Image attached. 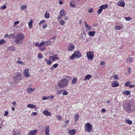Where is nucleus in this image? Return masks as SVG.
Here are the masks:
<instances>
[{
    "label": "nucleus",
    "instance_id": "1",
    "mask_svg": "<svg viewBox=\"0 0 135 135\" xmlns=\"http://www.w3.org/2000/svg\"><path fill=\"white\" fill-rule=\"evenodd\" d=\"M123 107L127 113H132L135 111V105L132 102H129L123 104Z\"/></svg>",
    "mask_w": 135,
    "mask_h": 135
},
{
    "label": "nucleus",
    "instance_id": "2",
    "mask_svg": "<svg viewBox=\"0 0 135 135\" xmlns=\"http://www.w3.org/2000/svg\"><path fill=\"white\" fill-rule=\"evenodd\" d=\"M25 36V34L22 33H18L15 37V42L16 44H22Z\"/></svg>",
    "mask_w": 135,
    "mask_h": 135
},
{
    "label": "nucleus",
    "instance_id": "3",
    "mask_svg": "<svg viewBox=\"0 0 135 135\" xmlns=\"http://www.w3.org/2000/svg\"><path fill=\"white\" fill-rule=\"evenodd\" d=\"M59 59V58L57 57V55L55 54L52 56H50L49 60L46 58H45V60L47 64L50 65L51 64L52 62H54L55 60Z\"/></svg>",
    "mask_w": 135,
    "mask_h": 135
},
{
    "label": "nucleus",
    "instance_id": "4",
    "mask_svg": "<svg viewBox=\"0 0 135 135\" xmlns=\"http://www.w3.org/2000/svg\"><path fill=\"white\" fill-rule=\"evenodd\" d=\"M68 81L67 79H61L58 83V86L61 88L65 87L68 84Z\"/></svg>",
    "mask_w": 135,
    "mask_h": 135
},
{
    "label": "nucleus",
    "instance_id": "5",
    "mask_svg": "<svg viewBox=\"0 0 135 135\" xmlns=\"http://www.w3.org/2000/svg\"><path fill=\"white\" fill-rule=\"evenodd\" d=\"M81 56V53L79 51L76 50L74 52L73 54L70 57V59L73 60L75 57L76 58H79Z\"/></svg>",
    "mask_w": 135,
    "mask_h": 135
},
{
    "label": "nucleus",
    "instance_id": "6",
    "mask_svg": "<svg viewBox=\"0 0 135 135\" xmlns=\"http://www.w3.org/2000/svg\"><path fill=\"white\" fill-rule=\"evenodd\" d=\"M85 131L87 132H91L92 130L93 126L89 123H87L85 125Z\"/></svg>",
    "mask_w": 135,
    "mask_h": 135
},
{
    "label": "nucleus",
    "instance_id": "7",
    "mask_svg": "<svg viewBox=\"0 0 135 135\" xmlns=\"http://www.w3.org/2000/svg\"><path fill=\"white\" fill-rule=\"evenodd\" d=\"M86 55L88 60L92 61L94 57V54L92 51H89L86 53Z\"/></svg>",
    "mask_w": 135,
    "mask_h": 135
},
{
    "label": "nucleus",
    "instance_id": "8",
    "mask_svg": "<svg viewBox=\"0 0 135 135\" xmlns=\"http://www.w3.org/2000/svg\"><path fill=\"white\" fill-rule=\"evenodd\" d=\"M45 45V42H41L40 43V45L39 47V48L42 51H44L45 50L46 48Z\"/></svg>",
    "mask_w": 135,
    "mask_h": 135
},
{
    "label": "nucleus",
    "instance_id": "9",
    "mask_svg": "<svg viewBox=\"0 0 135 135\" xmlns=\"http://www.w3.org/2000/svg\"><path fill=\"white\" fill-rule=\"evenodd\" d=\"M45 135H50V129L48 125L45 127Z\"/></svg>",
    "mask_w": 135,
    "mask_h": 135
},
{
    "label": "nucleus",
    "instance_id": "10",
    "mask_svg": "<svg viewBox=\"0 0 135 135\" xmlns=\"http://www.w3.org/2000/svg\"><path fill=\"white\" fill-rule=\"evenodd\" d=\"M28 69H26L23 71V74L26 77L28 78L30 76V74L28 73L29 71Z\"/></svg>",
    "mask_w": 135,
    "mask_h": 135
},
{
    "label": "nucleus",
    "instance_id": "11",
    "mask_svg": "<svg viewBox=\"0 0 135 135\" xmlns=\"http://www.w3.org/2000/svg\"><path fill=\"white\" fill-rule=\"evenodd\" d=\"M119 85V84L117 81L114 80L112 83L111 86L112 87H117Z\"/></svg>",
    "mask_w": 135,
    "mask_h": 135
},
{
    "label": "nucleus",
    "instance_id": "12",
    "mask_svg": "<svg viewBox=\"0 0 135 135\" xmlns=\"http://www.w3.org/2000/svg\"><path fill=\"white\" fill-rule=\"evenodd\" d=\"M37 132V130H31L30 132L28 133L27 135H36Z\"/></svg>",
    "mask_w": 135,
    "mask_h": 135
},
{
    "label": "nucleus",
    "instance_id": "13",
    "mask_svg": "<svg viewBox=\"0 0 135 135\" xmlns=\"http://www.w3.org/2000/svg\"><path fill=\"white\" fill-rule=\"evenodd\" d=\"M126 62L128 64H130L133 62V57H129L126 59Z\"/></svg>",
    "mask_w": 135,
    "mask_h": 135
},
{
    "label": "nucleus",
    "instance_id": "14",
    "mask_svg": "<svg viewBox=\"0 0 135 135\" xmlns=\"http://www.w3.org/2000/svg\"><path fill=\"white\" fill-rule=\"evenodd\" d=\"M118 5L119 6L124 7L125 5V3L124 1L122 0H119L118 3Z\"/></svg>",
    "mask_w": 135,
    "mask_h": 135
},
{
    "label": "nucleus",
    "instance_id": "15",
    "mask_svg": "<svg viewBox=\"0 0 135 135\" xmlns=\"http://www.w3.org/2000/svg\"><path fill=\"white\" fill-rule=\"evenodd\" d=\"M21 78V75L20 73H18L13 78V79L14 80H16L17 79H20Z\"/></svg>",
    "mask_w": 135,
    "mask_h": 135
},
{
    "label": "nucleus",
    "instance_id": "16",
    "mask_svg": "<svg viewBox=\"0 0 135 135\" xmlns=\"http://www.w3.org/2000/svg\"><path fill=\"white\" fill-rule=\"evenodd\" d=\"M75 48V46L73 44H70L69 45L68 50L70 51L73 50Z\"/></svg>",
    "mask_w": 135,
    "mask_h": 135
},
{
    "label": "nucleus",
    "instance_id": "17",
    "mask_svg": "<svg viewBox=\"0 0 135 135\" xmlns=\"http://www.w3.org/2000/svg\"><path fill=\"white\" fill-rule=\"evenodd\" d=\"M43 114L46 116H50L51 115V114L47 110H45L43 112Z\"/></svg>",
    "mask_w": 135,
    "mask_h": 135
},
{
    "label": "nucleus",
    "instance_id": "18",
    "mask_svg": "<svg viewBox=\"0 0 135 135\" xmlns=\"http://www.w3.org/2000/svg\"><path fill=\"white\" fill-rule=\"evenodd\" d=\"M76 131L75 129L69 130L68 132V133L70 135H74L76 133Z\"/></svg>",
    "mask_w": 135,
    "mask_h": 135
},
{
    "label": "nucleus",
    "instance_id": "19",
    "mask_svg": "<svg viewBox=\"0 0 135 135\" xmlns=\"http://www.w3.org/2000/svg\"><path fill=\"white\" fill-rule=\"evenodd\" d=\"M60 15H61L62 17L66 15V13L64 9H61L59 13Z\"/></svg>",
    "mask_w": 135,
    "mask_h": 135
},
{
    "label": "nucleus",
    "instance_id": "20",
    "mask_svg": "<svg viewBox=\"0 0 135 135\" xmlns=\"http://www.w3.org/2000/svg\"><path fill=\"white\" fill-rule=\"evenodd\" d=\"M91 75L88 74L85 76L84 80L85 81L87 80H89L91 78Z\"/></svg>",
    "mask_w": 135,
    "mask_h": 135
},
{
    "label": "nucleus",
    "instance_id": "21",
    "mask_svg": "<svg viewBox=\"0 0 135 135\" xmlns=\"http://www.w3.org/2000/svg\"><path fill=\"white\" fill-rule=\"evenodd\" d=\"M85 26L86 28L89 29V30H91L92 29V27L90 26L86 23V21H85L84 22Z\"/></svg>",
    "mask_w": 135,
    "mask_h": 135
},
{
    "label": "nucleus",
    "instance_id": "22",
    "mask_svg": "<svg viewBox=\"0 0 135 135\" xmlns=\"http://www.w3.org/2000/svg\"><path fill=\"white\" fill-rule=\"evenodd\" d=\"M12 135H21L20 132L18 131H13Z\"/></svg>",
    "mask_w": 135,
    "mask_h": 135
},
{
    "label": "nucleus",
    "instance_id": "23",
    "mask_svg": "<svg viewBox=\"0 0 135 135\" xmlns=\"http://www.w3.org/2000/svg\"><path fill=\"white\" fill-rule=\"evenodd\" d=\"M58 64L57 63H56L51 66L50 69V70H53L55 69L58 66Z\"/></svg>",
    "mask_w": 135,
    "mask_h": 135
},
{
    "label": "nucleus",
    "instance_id": "24",
    "mask_svg": "<svg viewBox=\"0 0 135 135\" xmlns=\"http://www.w3.org/2000/svg\"><path fill=\"white\" fill-rule=\"evenodd\" d=\"M126 123L129 125H131L132 124V122L129 119H126L125 120Z\"/></svg>",
    "mask_w": 135,
    "mask_h": 135
},
{
    "label": "nucleus",
    "instance_id": "25",
    "mask_svg": "<svg viewBox=\"0 0 135 135\" xmlns=\"http://www.w3.org/2000/svg\"><path fill=\"white\" fill-rule=\"evenodd\" d=\"M27 107L28 108H36L37 107L35 105L31 104H28L27 105Z\"/></svg>",
    "mask_w": 135,
    "mask_h": 135
},
{
    "label": "nucleus",
    "instance_id": "26",
    "mask_svg": "<svg viewBox=\"0 0 135 135\" xmlns=\"http://www.w3.org/2000/svg\"><path fill=\"white\" fill-rule=\"evenodd\" d=\"M95 32V31H90L88 33V34L89 36H94Z\"/></svg>",
    "mask_w": 135,
    "mask_h": 135
},
{
    "label": "nucleus",
    "instance_id": "27",
    "mask_svg": "<svg viewBox=\"0 0 135 135\" xmlns=\"http://www.w3.org/2000/svg\"><path fill=\"white\" fill-rule=\"evenodd\" d=\"M35 89H33L31 88H28L27 90V92L28 93H31L34 91Z\"/></svg>",
    "mask_w": 135,
    "mask_h": 135
},
{
    "label": "nucleus",
    "instance_id": "28",
    "mask_svg": "<svg viewBox=\"0 0 135 135\" xmlns=\"http://www.w3.org/2000/svg\"><path fill=\"white\" fill-rule=\"evenodd\" d=\"M108 7V6L107 4H103L99 7V8H101L102 9H105Z\"/></svg>",
    "mask_w": 135,
    "mask_h": 135
},
{
    "label": "nucleus",
    "instance_id": "29",
    "mask_svg": "<svg viewBox=\"0 0 135 135\" xmlns=\"http://www.w3.org/2000/svg\"><path fill=\"white\" fill-rule=\"evenodd\" d=\"M123 94L128 95L130 94L131 92L129 90L124 91H123Z\"/></svg>",
    "mask_w": 135,
    "mask_h": 135
},
{
    "label": "nucleus",
    "instance_id": "30",
    "mask_svg": "<svg viewBox=\"0 0 135 135\" xmlns=\"http://www.w3.org/2000/svg\"><path fill=\"white\" fill-rule=\"evenodd\" d=\"M79 115L78 113L76 114L75 115V116L74 117V118L75 119V122H76L79 119Z\"/></svg>",
    "mask_w": 135,
    "mask_h": 135
},
{
    "label": "nucleus",
    "instance_id": "31",
    "mask_svg": "<svg viewBox=\"0 0 135 135\" xmlns=\"http://www.w3.org/2000/svg\"><path fill=\"white\" fill-rule=\"evenodd\" d=\"M123 28V27L122 26H119L117 25L115 26V30H119L122 29Z\"/></svg>",
    "mask_w": 135,
    "mask_h": 135
},
{
    "label": "nucleus",
    "instance_id": "32",
    "mask_svg": "<svg viewBox=\"0 0 135 135\" xmlns=\"http://www.w3.org/2000/svg\"><path fill=\"white\" fill-rule=\"evenodd\" d=\"M32 23L33 20H31L28 23L29 28L30 29L32 28Z\"/></svg>",
    "mask_w": 135,
    "mask_h": 135
},
{
    "label": "nucleus",
    "instance_id": "33",
    "mask_svg": "<svg viewBox=\"0 0 135 135\" xmlns=\"http://www.w3.org/2000/svg\"><path fill=\"white\" fill-rule=\"evenodd\" d=\"M44 16L46 18H48L50 17L49 14L47 12L45 13L44 15Z\"/></svg>",
    "mask_w": 135,
    "mask_h": 135
},
{
    "label": "nucleus",
    "instance_id": "34",
    "mask_svg": "<svg viewBox=\"0 0 135 135\" xmlns=\"http://www.w3.org/2000/svg\"><path fill=\"white\" fill-rule=\"evenodd\" d=\"M59 23L61 25H63L65 24V21L62 19H61L59 21Z\"/></svg>",
    "mask_w": 135,
    "mask_h": 135
},
{
    "label": "nucleus",
    "instance_id": "35",
    "mask_svg": "<svg viewBox=\"0 0 135 135\" xmlns=\"http://www.w3.org/2000/svg\"><path fill=\"white\" fill-rule=\"evenodd\" d=\"M27 8L26 5H24L21 6V10H23L24 9H26Z\"/></svg>",
    "mask_w": 135,
    "mask_h": 135
},
{
    "label": "nucleus",
    "instance_id": "36",
    "mask_svg": "<svg viewBox=\"0 0 135 135\" xmlns=\"http://www.w3.org/2000/svg\"><path fill=\"white\" fill-rule=\"evenodd\" d=\"M77 81V79L76 78H74L73 79L72 81V83L73 84H75L76 83Z\"/></svg>",
    "mask_w": 135,
    "mask_h": 135
},
{
    "label": "nucleus",
    "instance_id": "37",
    "mask_svg": "<svg viewBox=\"0 0 135 135\" xmlns=\"http://www.w3.org/2000/svg\"><path fill=\"white\" fill-rule=\"evenodd\" d=\"M99 9L98 10L97 12L99 15L103 11V9L101 8H99Z\"/></svg>",
    "mask_w": 135,
    "mask_h": 135
},
{
    "label": "nucleus",
    "instance_id": "38",
    "mask_svg": "<svg viewBox=\"0 0 135 135\" xmlns=\"http://www.w3.org/2000/svg\"><path fill=\"white\" fill-rule=\"evenodd\" d=\"M6 43V41L3 39H1L0 41V45H2Z\"/></svg>",
    "mask_w": 135,
    "mask_h": 135
},
{
    "label": "nucleus",
    "instance_id": "39",
    "mask_svg": "<svg viewBox=\"0 0 135 135\" xmlns=\"http://www.w3.org/2000/svg\"><path fill=\"white\" fill-rule=\"evenodd\" d=\"M17 63L21 64L22 65H25V64L23 62V61H18L17 62Z\"/></svg>",
    "mask_w": 135,
    "mask_h": 135
},
{
    "label": "nucleus",
    "instance_id": "40",
    "mask_svg": "<svg viewBox=\"0 0 135 135\" xmlns=\"http://www.w3.org/2000/svg\"><path fill=\"white\" fill-rule=\"evenodd\" d=\"M132 68L130 67H129L128 69H127V70H128V74H130L131 72V70H132Z\"/></svg>",
    "mask_w": 135,
    "mask_h": 135
},
{
    "label": "nucleus",
    "instance_id": "41",
    "mask_svg": "<svg viewBox=\"0 0 135 135\" xmlns=\"http://www.w3.org/2000/svg\"><path fill=\"white\" fill-rule=\"evenodd\" d=\"M124 18L126 21H127L132 20V18L130 17H126Z\"/></svg>",
    "mask_w": 135,
    "mask_h": 135
},
{
    "label": "nucleus",
    "instance_id": "42",
    "mask_svg": "<svg viewBox=\"0 0 135 135\" xmlns=\"http://www.w3.org/2000/svg\"><path fill=\"white\" fill-rule=\"evenodd\" d=\"M47 99H53L54 98V96L52 95L48 96L47 97Z\"/></svg>",
    "mask_w": 135,
    "mask_h": 135
},
{
    "label": "nucleus",
    "instance_id": "43",
    "mask_svg": "<svg viewBox=\"0 0 135 135\" xmlns=\"http://www.w3.org/2000/svg\"><path fill=\"white\" fill-rule=\"evenodd\" d=\"M86 33L84 32H83L82 33H81V35H82L83 36L81 37V38H83L86 36Z\"/></svg>",
    "mask_w": 135,
    "mask_h": 135
},
{
    "label": "nucleus",
    "instance_id": "44",
    "mask_svg": "<svg viewBox=\"0 0 135 135\" xmlns=\"http://www.w3.org/2000/svg\"><path fill=\"white\" fill-rule=\"evenodd\" d=\"M46 44V45L47 46H48L51 43V41H47L46 42H45Z\"/></svg>",
    "mask_w": 135,
    "mask_h": 135
},
{
    "label": "nucleus",
    "instance_id": "45",
    "mask_svg": "<svg viewBox=\"0 0 135 135\" xmlns=\"http://www.w3.org/2000/svg\"><path fill=\"white\" fill-rule=\"evenodd\" d=\"M45 21L44 20H42L39 23L38 25L39 26L41 25L43 23L45 22Z\"/></svg>",
    "mask_w": 135,
    "mask_h": 135
},
{
    "label": "nucleus",
    "instance_id": "46",
    "mask_svg": "<svg viewBox=\"0 0 135 135\" xmlns=\"http://www.w3.org/2000/svg\"><path fill=\"white\" fill-rule=\"evenodd\" d=\"M69 120H67L66 121H65L64 122L65 123V124L64 126H63V127H66L67 126V125L69 123Z\"/></svg>",
    "mask_w": 135,
    "mask_h": 135
},
{
    "label": "nucleus",
    "instance_id": "47",
    "mask_svg": "<svg viewBox=\"0 0 135 135\" xmlns=\"http://www.w3.org/2000/svg\"><path fill=\"white\" fill-rule=\"evenodd\" d=\"M7 8V6L6 5H3L1 6L0 8V9L1 10Z\"/></svg>",
    "mask_w": 135,
    "mask_h": 135
},
{
    "label": "nucleus",
    "instance_id": "48",
    "mask_svg": "<svg viewBox=\"0 0 135 135\" xmlns=\"http://www.w3.org/2000/svg\"><path fill=\"white\" fill-rule=\"evenodd\" d=\"M70 5L72 7H75V5L74 4H73L72 2L70 3Z\"/></svg>",
    "mask_w": 135,
    "mask_h": 135
},
{
    "label": "nucleus",
    "instance_id": "49",
    "mask_svg": "<svg viewBox=\"0 0 135 135\" xmlns=\"http://www.w3.org/2000/svg\"><path fill=\"white\" fill-rule=\"evenodd\" d=\"M56 117L57 118L58 120H61L62 119V117L61 115H58Z\"/></svg>",
    "mask_w": 135,
    "mask_h": 135
},
{
    "label": "nucleus",
    "instance_id": "50",
    "mask_svg": "<svg viewBox=\"0 0 135 135\" xmlns=\"http://www.w3.org/2000/svg\"><path fill=\"white\" fill-rule=\"evenodd\" d=\"M35 45L36 46H38L39 47L40 45V44H39L38 42H36L35 43Z\"/></svg>",
    "mask_w": 135,
    "mask_h": 135
},
{
    "label": "nucleus",
    "instance_id": "51",
    "mask_svg": "<svg viewBox=\"0 0 135 135\" xmlns=\"http://www.w3.org/2000/svg\"><path fill=\"white\" fill-rule=\"evenodd\" d=\"M43 56H42L41 53H40L38 55V57L40 59L42 58V57Z\"/></svg>",
    "mask_w": 135,
    "mask_h": 135
},
{
    "label": "nucleus",
    "instance_id": "52",
    "mask_svg": "<svg viewBox=\"0 0 135 135\" xmlns=\"http://www.w3.org/2000/svg\"><path fill=\"white\" fill-rule=\"evenodd\" d=\"M113 78H114V79L115 80L118 79V75L117 74H115L113 76Z\"/></svg>",
    "mask_w": 135,
    "mask_h": 135
},
{
    "label": "nucleus",
    "instance_id": "53",
    "mask_svg": "<svg viewBox=\"0 0 135 135\" xmlns=\"http://www.w3.org/2000/svg\"><path fill=\"white\" fill-rule=\"evenodd\" d=\"M68 94V93L66 91H65L63 92V95H67Z\"/></svg>",
    "mask_w": 135,
    "mask_h": 135
},
{
    "label": "nucleus",
    "instance_id": "54",
    "mask_svg": "<svg viewBox=\"0 0 135 135\" xmlns=\"http://www.w3.org/2000/svg\"><path fill=\"white\" fill-rule=\"evenodd\" d=\"M19 23V21H17L15 22L14 24V26H15L16 25L18 24Z\"/></svg>",
    "mask_w": 135,
    "mask_h": 135
},
{
    "label": "nucleus",
    "instance_id": "55",
    "mask_svg": "<svg viewBox=\"0 0 135 135\" xmlns=\"http://www.w3.org/2000/svg\"><path fill=\"white\" fill-rule=\"evenodd\" d=\"M130 83V82L129 81H127V82L125 84V85L126 86H129V84Z\"/></svg>",
    "mask_w": 135,
    "mask_h": 135
},
{
    "label": "nucleus",
    "instance_id": "56",
    "mask_svg": "<svg viewBox=\"0 0 135 135\" xmlns=\"http://www.w3.org/2000/svg\"><path fill=\"white\" fill-rule=\"evenodd\" d=\"M93 12V9L92 8H91L88 10V12L90 13H91Z\"/></svg>",
    "mask_w": 135,
    "mask_h": 135
},
{
    "label": "nucleus",
    "instance_id": "57",
    "mask_svg": "<svg viewBox=\"0 0 135 135\" xmlns=\"http://www.w3.org/2000/svg\"><path fill=\"white\" fill-rule=\"evenodd\" d=\"M135 86V85L132 84H130L129 85V87L130 88H132Z\"/></svg>",
    "mask_w": 135,
    "mask_h": 135
},
{
    "label": "nucleus",
    "instance_id": "58",
    "mask_svg": "<svg viewBox=\"0 0 135 135\" xmlns=\"http://www.w3.org/2000/svg\"><path fill=\"white\" fill-rule=\"evenodd\" d=\"M42 99L43 100L47 99V97L46 96H43L42 97Z\"/></svg>",
    "mask_w": 135,
    "mask_h": 135
},
{
    "label": "nucleus",
    "instance_id": "59",
    "mask_svg": "<svg viewBox=\"0 0 135 135\" xmlns=\"http://www.w3.org/2000/svg\"><path fill=\"white\" fill-rule=\"evenodd\" d=\"M8 112L7 111H6L5 112L4 116H6L8 115Z\"/></svg>",
    "mask_w": 135,
    "mask_h": 135
},
{
    "label": "nucleus",
    "instance_id": "60",
    "mask_svg": "<svg viewBox=\"0 0 135 135\" xmlns=\"http://www.w3.org/2000/svg\"><path fill=\"white\" fill-rule=\"evenodd\" d=\"M62 90H59L58 91H57V94H61L62 93Z\"/></svg>",
    "mask_w": 135,
    "mask_h": 135
},
{
    "label": "nucleus",
    "instance_id": "61",
    "mask_svg": "<svg viewBox=\"0 0 135 135\" xmlns=\"http://www.w3.org/2000/svg\"><path fill=\"white\" fill-rule=\"evenodd\" d=\"M32 115L33 116H34L37 114V113L36 112H33L31 113Z\"/></svg>",
    "mask_w": 135,
    "mask_h": 135
},
{
    "label": "nucleus",
    "instance_id": "62",
    "mask_svg": "<svg viewBox=\"0 0 135 135\" xmlns=\"http://www.w3.org/2000/svg\"><path fill=\"white\" fill-rule=\"evenodd\" d=\"M47 27V25L46 24L45 25H44L42 26V28L43 29L46 28Z\"/></svg>",
    "mask_w": 135,
    "mask_h": 135
},
{
    "label": "nucleus",
    "instance_id": "63",
    "mask_svg": "<svg viewBox=\"0 0 135 135\" xmlns=\"http://www.w3.org/2000/svg\"><path fill=\"white\" fill-rule=\"evenodd\" d=\"M15 49H16V48L14 46H13L12 47H11V50H12L13 51H15Z\"/></svg>",
    "mask_w": 135,
    "mask_h": 135
},
{
    "label": "nucleus",
    "instance_id": "64",
    "mask_svg": "<svg viewBox=\"0 0 135 135\" xmlns=\"http://www.w3.org/2000/svg\"><path fill=\"white\" fill-rule=\"evenodd\" d=\"M62 17V16L61 15H60V16H57V19L58 20H59L60 19L61 17Z\"/></svg>",
    "mask_w": 135,
    "mask_h": 135
}]
</instances>
